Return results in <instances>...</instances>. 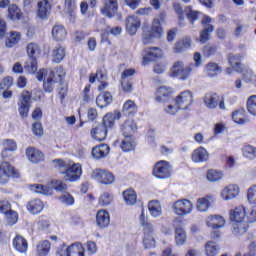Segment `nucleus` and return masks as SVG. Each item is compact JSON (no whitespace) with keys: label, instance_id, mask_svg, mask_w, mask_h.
I'll use <instances>...</instances> for the list:
<instances>
[{"label":"nucleus","instance_id":"49530a36","mask_svg":"<svg viewBox=\"0 0 256 256\" xmlns=\"http://www.w3.org/2000/svg\"><path fill=\"white\" fill-rule=\"evenodd\" d=\"M123 199L126 205H135L137 203V193L133 189H127L123 192Z\"/></svg>","mask_w":256,"mask_h":256},{"label":"nucleus","instance_id":"c9c22d12","mask_svg":"<svg viewBox=\"0 0 256 256\" xmlns=\"http://www.w3.org/2000/svg\"><path fill=\"white\" fill-rule=\"evenodd\" d=\"M68 256H85V248L81 242H75L68 246Z\"/></svg>","mask_w":256,"mask_h":256},{"label":"nucleus","instance_id":"412c9836","mask_svg":"<svg viewBox=\"0 0 256 256\" xmlns=\"http://www.w3.org/2000/svg\"><path fill=\"white\" fill-rule=\"evenodd\" d=\"M191 159L194 163H205L209 160V152L203 147H198L192 152Z\"/></svg>","mask_w":256,"mask_h":256},{"label":"nucleus","instance_id":"6e6d98bb","mask_svg":"<svg viewBox=\"0 0 256 256\" xmlns=\"http://www.w3.org/2000/svg\"><path fill=\"white\" fill-rule=\"evenodd\" d=\"M207 179H208V181H211L212 183L221 181V179H223V172L217 171V170H209L207 172Z\"/></svg>","mask_w":256,"mask_h":256},{"label":"nucleus","instance_id":"4468645a","mask_svg":"<svg viewBox=\"0 0 256 256\" xmlns=\"http://www.w3.org/2000/svg\"><path fill=\"white\" fill-rule=\"evenodd\" d=\"M229 217L231 223L245 221L247 219V209L243 205L236 206L234 209L229 210Z\"/></svg>","mask_w":256,"mask_h":256},{"label":"nucleus","instance_id":"c03bdc74","mask_svg":"<svg viewBox=\"0 0 256 256\" xmlns=\"http://www.w3.org/2000/svg\"><path fill=\"white\" fill-rule=\"evenodd\" d=\"M209 207H211V202H209V196L199 198L196 201V209L199 213H206L209 211Z\"/></svg>","mask_w":256,"mask_h":256},{"label":"nucleus","instance_id":"bb28decb","mask_svg":"<svg viewBox=\"0 0 256 256\" xmlns=\"http://www.w3.org/2000/svg\"><path fill=\"white\" fill-rule=\"evenodd\" d=\"M124 137H133L137 131V124L133 120H126L121 126Z\"/></svg>","mask_w":256,"mask_h":256},{"label":"nucleus","instance_id":"20e7f679","mask_svg":"<svg viewBox=\"0 0 256 256\" xmlns=\"http://www.w3.org/2000/svg\"><path fill=\"white\" fill-rule=\"evenodd\" d=\"M11 177L17 179L19 177V171L11 163L2 162L0 164V185H7Z\"/></svg>","mask_w":256,"mask_h":256},{"label":"nucleus","instance_id":"473e14b6","mask_svg":"<svg viewBox=\"0 0 256 256\" xmlns=\"http://www.w3.org/2000/svg\"><path fill=\"white\" fill-rule=\"evenodd\" d=\"M51 251V242L49 240H42L36 245V256H47Z\"/></svg>","mask_w":256,"mask_h":256},{"label":"nucleus","instance_id":"8fccbe9b","mask_svg":"<svg viewBox=\"0 0 256 256\" xmlns=\"http://www.w3.org/2000/svg\"><path fill=\"white\" fill-rule=\"evenodd\" d=\"M232 120L234 123H238V125H245V123H247V119H245V111L237 110L233 112Z\"/></svg>","mask_w":256,"mask_h":256},{"label":"nucleus","instance_id":"bf43d9fd","mask_svg":"<svg viewBox=\"0 0 256 256\" xmlns=\"http://www.w3.org/2000/svg\"><path fill=\"white\" fill-rule=\"evenodd\" d=\"M242 153L247 159L256 158V148L251 145H246L242 148Z\"/></svg>","mask_w":256,"mask_h":256},{"label":"nucleus","instance_id":"0eeeda50","mask_svg":"<svg viewBox=\"0 0 256 256\" xmlns=\"http://www.w3.org/2000/svg\"><path fill=\"white\" fill-rule=\"evenodd\" d=\"M203 101L208 109H217L219 107V109L225 110V100L215 92L206 93Z\"/></svg>","mask_w":256,"mask_h":256},{"label":"nucleus","instance_id":"aec40b11","mask_svg":"<svg viewBox=\"0 0 256 256\" xmlns=\"http://www.w3.org/2000/svg\"><path fill=\"white\" fill-rule=\"evenodd\" d=\"M7 19H10V21H13L16 23V21H21L23 19V11H21V8L17 6V4H10L8 6V11H7Z\"/></svg>","mask_w":256,"mask_h":256},{"label":"nucleus","instance_id":"423d86ee","mask_svg":"<svg viewBox=\"0 0 256 256\" xmlns=\"http://www.w3.org/2000/svg\"><path fill=\"white\" fill-rule=\"evenodd\" d=\"M193 202L189 199H180L173 203L172 209L175 215L179 217H185V215H191L193 213Z\"/></svg>","mask_w":256,"mask_h":256},{"label":"nucleus","instance_id":"09e8293b","mask_svg":"<svg viewBox=\"0 0 256 256\" xmlns=\"http://www.w3.org/2000/svg\"><path fill=\"white\" fill-rule=\"evenodd\" d=\"M171 173H173V167L169 162L162 160L161 161V179H168L171 177Z\"/></svg>","mask_w":256,"mask_h":256},{"label":"nucleus","instance_id":"69168bd1","mask_svg":"<svg viewBox=\"0 0 256 256\" xmlns=\"http://www.w3.org/2000/svg\"><path fill=\"white\" fill-rule=\"evenodd\" d=\"M60 201L64 203V205H73L75 203V199L69 193H64L60 196Z\"/></svg>","mask_w":256,"mask_h":256},{"label":"nucleus","instance_id":"c756f323","mask_svg":"<svg viewBox=\"0 0 256 256\" xmlns=\"http://www.w3.org/2000/svg\"><path fill=\"white\" fill-rule=\"evenodd\" d=\"M91 135L96 141H105L107 138V128L102 124H99L91 130Z\"/></svg>","mask_w":256,"mask_h":256},{"label":"nucleus","instance_id":"603ef678","mask_svg":"<svg viewBox=\"0 0 256 256\" xmlns=\"http://www.w3.org/2000/svg\"><path fill=\"white\" fill-rule=\"evenodd\" d=\"M95 81H107V73L103 70H97L96 74H90L89 83H95Z\"/></svg>","mask_w":256,"mask_h":256},{"label":"nucleus","instance_id":"a211bd4d","mask_svg":"<svg viewBox=\"0 0 256 256\" xmlns=\"http://www.w3.org/2000/svg\"><path fill=\"white\" fill-rule=\"evenodd\" d=\"M118 8L117 0H104V7L101 9V13L111 18L117 13Z\"/></svg>","mask_w":256,"mask_h":256},{"label":"nucleus","instance_id":"f8f14e48","mask_svg":"<svg viewBox=\"0 0 256 256\" xmlns=\"http://www.w3.org/2000/svg\"><path fill=\"white\" fill-rule=\"evenodd\" d=\"M96 31L101 33L103 39L109 35V32L111 35H121V27L116 26L111 29L109 26L105 25V19H102L96 24Z\"/></svg>","mask_w":256,"mask_h":256},{"label":"nucleus","instance_id":"e433bc0d","mask_svg":"<svg viewBox=\"0 0 256 256\" xmlns=\"http://www.w3.org/2000/svg\"><path fill=\"white\" fill-rule=\"evenodd\" d=\"M111 101H113V96L109 92H105L103 94H99L96 98V105L103 109L110 105Z\"/></svg>","mask_w":256,"mask_h":256},{"label":"nucleus","instance_id":"680f3d73","mask_svg":"<svg viewBox=\"0 0 256 256\" xmlns=\"http://www.w3.org/2000/svg\"><path fill=\"white\" fill-rule=\"evenodd\" d=\"M143 245L145 249H153L155 248V238L151 234L144 235Z\"/></svg>","mask_w":256,"mask_h":256},{"label":"nucleus","instance_id":"2eb2a0df","mask_svg":"<svg viewBox=\"0 0 256 256\" xmlns=\"http://www.w3.org/2000/svg\"><path fill=\"white\" fill-rule=\"evenodd\" d=\"M111 223V216L109 215V212L105 209H100L96 213V225L99 227V229H105L106 227H109V224Z\"/></svg>","mask_w":256,"mask_h":256},{"label":"nucleus","instance_id":"f257e3e1","mask_svg":"<svg viewBox=\"0 0 256 256\" xmlns=\"http://www.w3.org/2000/svg\"><path fill=\"white\" fill-rule=\"evenodd\" d=\"M65 77V69L63 67H57L53 70L51 69H40L37 74L38 81H43V87L45 91L51 93L53 91L55 84L59 81H63Z\"/></svg>","mask_w":256,"mask_h":256},{"label":"nucleus","instance_id":"1a4fd4ad","mask_svg":"<svg viewBox=\"0 0 256 256\" xmlns=\"http://www.w3.org/2000/svg\"><path fill=\"white\" fill-rule=\"evenodd\" d=\"M174 103H176V105L182 109H187V107L193 104V92L190 90L182 91L175 97Z\"/></svg>","mask_w":256,"mask_h":256},{"label":"nucleus","instance_id":"7c9ffc66","mask_svg":"<svg viewBox=\"0 0 256 256\" xmlns=\"http://www.w3.org/2000/svg\"><path fill=\"white\" fill-rule=\"evenodd\" d=\"M109 155V145L101 144L92 149V157L94 159H103V157H107Z\"/></svg>","mask_w":256,"mask_h":256},{"label":"nucleus","instance_id":"79ce46f5","mask_svg":"<svg viewBox=\"0 0 256 256\" xmlns=\"http://www.w3.org/2000/svg\"><path fill=\"white\" fill-rule=\"evenodd\" d=\"M120 147L125 153L133 151V149H135V139H133V136H124Z\"/></svg>","mask_w":256,"mask_h":256},{"label":"nucleus","instance_id":"3c124183","mask_svg":"<svg viewBox=\"0 0 256 256\" xmlns=\"http://www.w3.org/2000/svg\"><path fill=\"white\" fill-rule=\"evenodd\" d=\"M123 111L128 115H135L137 113V104L133 100H128L123 105Z\"/></svg>","mask_w":256,"mask_h":256},{"label":"nucleus","instance_id":"a878e982","mask_svg":"<svg viewBox=\"0 0 256 256\" xmlns=\"http://www.w3.org/2000/svg\"><path fill=\"white\" fill-rule=\"evenodd\" d=\"M175 243L178 246L185 245L187 243V232L183 225H175Z\"/></svg>","mask_w":256,"mask_h":256},{"label":"nucleus","instance_id":"b1692460","mask_svg":"<svg viewBox=\"0 0 256 256\" xmlns=\"http://www.w3.org/2000/svg\"><path fill=\"white\" fill-rule=\"evenodd\" d=\"M3 150L1 152L2 159H9L11 157V154L9 152L13 153L17 151V142L15 140L6 139L3 141Z\"/></svg>","mask_w":256,"mask_h":256},{"label":"nucleus","instance_id":"e2e57ef3","mask_svg":"<svg viewBox=\"0 0 256 256\" xmlns=\"http://www.w3.org/2000/svg\"><path fill=\"white\" fill-rule=\"evenodd\" d=\"M180 109H182V108L179 107V105H177V103H175V105H173V104H168V105L164 108V111H165V113H167L168 115H177V113H179Z\"/></svg>","mask_w":256,"mask_h":256},{"label":"nucleus","instance_id":"cd10ccee","mask_svg":"<svg viewBox=\"0 0 256 256\" xmlns=\"http://www.w3.org/2000/svg\"><path fill=\"white\" fill-rule=\"evenodd\" d=\"M21 41V34L20 32L17 31H10L6 35V41H5V46L8 47V49H11L15 47Z\"/></svg>","mask_w":256,"mask_h":256},{"label":"nucleus","instance_id":"4d7b16f0","mask_svg":"<svg viewBox=\"0 0 256 256\" xmlns=\"http://www.w3.org/2000/svg\"><path fill=\"white\" fill-rule=\"evenodd\" d=\"M25 71L35 73L37 71V58H28L24 65Z\"/></svg>","mask_w":256,"mask_h":256},{"label":"nucleus","instance_id":"0e129e2a","mask_svg":"<svg viewBox=\"0 0 256 256\" xmlns=\"http://www.w3.org/2000/svg\"><path fill=\"white\" fill-rule=\"evenodd\" d=\"M5 215H6L8 225H15L17 223V219H18L17 212L10 210Z\"/></svg>","mask_w":256,"mask_h":256},{"label":"nucleus","instance_id":"a19ab883","mask_svg":"<svg viewBox=\"0 0 256 256\" xmlns=\"http://www.w3.org/2000/svg\"><path fill=\"white\" fill-rule=\"evenodd\" d=\"M30 190L32 193H39L40 195H53V189L41 184H31Z\"/></svg>","mask_w":256,"mask_h":256},{"label":"nucleus","instance_id":"f3484780","mask_svg":"<svg viewBox=\"0 0 256 256\" xmlns=\"http://www.w3.org/2000/svg\"><path fill=\"white\" fill-rule=\"evenodd\" d=\"M139 27H141V19H139V17L135 15L127 17L126 31L129 33V35H135V33H137L139 30Z\"/></svg>","mask_w":256,"mask_h":256},{"label":"nucleus","instance_id":"ea45409f","mask_svg":"<svg viewBox=\"0 0 256 256\" xmlns=\"http://www.w3.org/2000/svg\"><path fill=\"white\" fill-rule=\"evenodd\" d=\"M222 71L223 68H221V66L215 62H209L205 66V73H207L209 77H217V75H219Z\"/></svg>","mask_w":256,"mask_h":256},{"label":"nucleus","instance_id":"a18cd8bd","mask_svg":"<svg viewBox=\"0 0 256 256\" xmlns=\"http://www.w3.org/2000/svg\"><path fill=\"white\" fill-rule=\"evenodd\" d=\"M26 53L29 58L37 59L41 55V48L36 43H29L26 46Z\"/></svg>","mask_w":256,"mask_h":256},{"label":"nucleus","instance_id":"f03ea898","mask_svg":"<svg viewBox=\"0 0 256 256\" xmlns=\"http://www.w3.org/2000/svg\"><path fill=\"white\" fill-rule=\"evenodd\" d=\"M53 164L56 169H59L62 175H65L66 181H79V179H81V175L83 174L81 164L76 163L69 167L67 163L61 159L54 160Z\"/></svg>","mask_w":256,"mask_h":256},{"label":"nucleus","instance_id":"4c0bfd02","mask_svg":"<svg viewBox=\"0 0 256 256\" xmlns=\"http://www.w3.org/2000/svg\"><path fill=\"white\" fill-rule=\"evenodd\" d=\"M43 201L34 199L28 202L27 209L32 215H37L43 211Z\"/></svg>","mask_w":256,"mask_h":256},{"label":"nucleus","instance_id":"39448f33","mask_svg":"<svg viewBox=\"0 0 256 256\" xmlns=\"http://www.w3.org/2000/svg\"><path fill=\"white\" fill-rule=\"evenodd\" d=\"M193 69L191 66H186L183 61H176L171 70H170V76L171 77H179L181 81H187L189 77H191V72Z\"/></svg>","mask_w":256,"mask_h":256},{"label":"nucleus","instance_id":"5fc2aeb1","mask_svg":"<svg viewBox=\"0 0 256 256\" xmlns=\"http://www.w3.org/2000/svg\"><path fill=\"white\" fill-rule=\"evenodd\" d=\"M229 63L235 71H241V56L230 54Z\"/></svg>","mask_w":256,"mask_h":256},{"label":"nucleus","instance_id":"9d476101","mask_svg":"<svg viewBox=\"0 0 256 256\" xmlns=\"http://www.w3.org/2000/svg\"><path fill=\"white\" fill-rule=\"evenodd\" d=\"M240 191L241 188H239V185L229 184L221 190L220 197H222L224 201H231L232 199H237V197H239Z\"/></svg>","mask_w":256,"mask_h":256},{"label":"nucleus","instance_id":"5701e85b","mask_svg":"<svg viewBox=\"0 0 256 256\" xmlns=\"http://www.w3.org/2000/svg\"><path fill=\"white\" fill-rule=\"evenodd\" d=\"M51 13V4L48 0H41L38 2V10H37V17L39 19L45 20L49 17Z\"/></svg>","mask_w":256,"mask_h":256},{"label":"nucleus","instance_id":"052dcab7","mask_svg":"<svg viewBox=\"0 0 256 256\" xmlns=\"http://www.w3.org/2000/svg\"><path fill=\"white\" fill-rule=\"evenodd\" d=\"M247 110L250 115L256 116V95L250 96L247 100Z\"/></svg>","mask_w":256,"mask_h":256},{"label":"nucleus","instance_id":"37998d69","mask_svg":"<svg viewBox=\"0 0 256 256\" xmlns=\"http://www.w3.org/2000/svg\"><path fill=\"white\" fill-rule=\"evenodd\" d=\"M65 59V48L63 46H56L52 51V61L54 63H61Z\"/></svg>","mask_w":256,"mask_h":256},{"label":"nucleus","instance_id":"f704fd0d","mask_svg":"<svg viewBox=\"0 0 256 256\" xmlns=\"http://www.w3.org/2000/svg\"><path fill=\"white\" fill-rule=\"evenodd\" d=\"M221 248L215 241H208L204 246V253L206 256H217L219 255Z\"/></svg>","mask_w":256,"mask_h":256},{"label":"nucleus","instance_id":"338daca9","mask_svg":"<svg viewBox=\"0 0 256 256\" xmlns=\"http://www.w3.org/2000/svg\"><path fill=\"white\" fill-rule=\"evenodd\" d=\"M52 185L55 189V191H67V184H65V182L61 181V180H54L52 182Z\"/></svg>","mask_w":256,"mask_h":256},{"label":"nucleus","instance_id":"774afa93","mask_svg":"<svg viewBox=\"0 0 256 256\" xmlns=\"http://www.w3.org/2000/svg\"><path fill=\"white\" fill-rule=\"evenodd\" d=\"M247 197L250 203H256V185L248 189Z\"/></svg>","mask_w":256,"mask_h":256},{"label":"nucleus","instance_id":"864d4df0","mask_svg":"<svg viewBox=\"0 0 256 256\" xmlns=\"http://www.w3.org/2000/svg\"><path fill=\"white\" fill-rule=\"evenodd\" d=\"M98 203L101 205V207H107V205H111V203H113V195L109 194V192L102 193L99 197Z\"/></svg>","mask_w":256,"mask_h":256},{"label":"nucleus","instance_id":"ddd939ff","mask_svg":"<svg viewBox=\"0 0 256 256\" xmlns=\"http://www.w3.org/2000/svg\"><path fill=\"white\" fill-rule=\"evenodd\" d=\"M213 23V20L209 16H204L202 19V25L204 27V30L200 34V42L201 43H207L209 41L210 36L209 33H213L214 27L211 25Z\"/></svg>","mask_w":256,"mask_h":256},{"label":"nucleus","instance_id":"de8ad7c7","mask_svg":"<svg viewBox=\"0 0 256 256\" xmlns=\"http://www.w3.org/2000/svg\"><path fill=\"white\" fill-rule=\"evenodd\" d=\"M148 209L152 217H159L161 215V203L157 200L150 201Z\"/></svg>","mask_w":256,"mask_h":256},{"label":"nucleus","instance_id":"2f4dec72","mask_svg":"<svg viewBox=\"0 0 256 256\" xmlns=\"http://www.w3.org/2000/svg\"><path fill=\"white\" fill-rule=\"evenodd\" d=\"M121 119V112L107 113L103 118V125L105 129H111L115 125V120Z\"/></svg>","mask_w":256,"mask_h":256},{"label":"nucleus","instance_id":"6e6552de","mask_svg":"<svg viewBox=\"0 0 256 256\" xmlns=\"http://www.w3.org/2000/svg\"><path fill=\"white\" fill-rule=\"evenodd\" d=\"M18 105V111L21 117H27V115H29V109L31 107V92L24 90L21 94Z\"/></svg>","mask_w":256,"mask_h":256},{"label":"nucleus","instance_id":"7ed1b4c3","mask_svg":"<svg viewBox=\"0 0 256 256\" xmlns=\"http://www.w3.org/2000/svg\"><path fill=\"white\" fill-rule=\"evenodd\" d=\"M155 39H161V18L156 17L152 21V26L150 31L144 32L143 43L144 45H149L155 43Z\"/></svg>","mask_w":256,"mask_h":256},{"label":"nucleus","instance_id":"9b49d317","mask_svg":"<svg viewBox=\"0 0 256 256\" xmlns=\"http://www.w3.org/2000/svg\"><path fill=\"white\" fill-rule=\"evenodd\" d=\"M92 179L98 181V183H102L103 185H110L115 181V176L108 171L96 169L92 173Z\"/></svg>","mask_w":256,"mask_h":256},{"label":"nucleus","instance_id":"72a5a7b5","mask_svg":"<svg viewBox=\"0 0 256 256\" xmlns=\"http://www.w3.org/2000/svg\"><path fill=\"white\" fill-rule=\"evenodd\" d=\"M13 247L19 253H27L29 244H27V240L23 236L17 235L13 240Z\"/></svg>","mask_w":256,"mask_h":256},{"label":"nucleus","instance_id":"58836bf2","mask_svg":"<svg viewBox=\"0 0 256 256\" xmlns=\"http://www.w3.org/2000/svg\"><path fill=\"white\" fill-rule=\"evenodd\" d=\"M52 37L55 41H63L67 37V30L63 25H55L52 28Z\"/></svg>","mask_w":256,"mask_h":256},{"label":"nucleus","instance_id":"13d9d810","mask_svg":"<svg viewBox=\"0 0 256 256\" xmlns=\"http://www.w3.org/2000/svg\"><path fill=\"white\" fill-rule=\"evenodd\" d=\"M246 221L247 223H256V205L246 209Z\"/></svg>","mask_w":256,"mask_h":256},{"label":"nucleus","instance_id":"dca6fc26","mask_svg":"<svg viewBox=\"0 0 256 256\" xmlns=\"http://www.w3.org/2000/svg\"><path fill=\"white\" fill-rule=\"evenodd\" d=\"M26 157L30 163H41V161H45V154L35 147L26 149Z\"/></svg>","mask_w":256,"mask_h":256},{"label":"nucleus","instance_id":"6ab92c4d","mask_svg":"<svg viewBox=\"0 0 256 256\" xmlns=\"http://www.w3.org/2000/svg\"><path fill=\"white\" fill-rule=\"evenodd\" d=\"M161 58V48L159 47H150L146 50V55L143 58V64L158 61Z\"/></svg>","mask_w":256,"mask_h":256},{"label":"nucleus","instance_id":"4be33fe9","mask_svg":"<svg viewBox=\"0 0 256 256\" xmlns=\"http://www.w3.org/2000/svg\"><path fill=\"white\" fill-rule=\"evenodd\" d=\"M207 227H211V229H222L225 227V218L221 215H211L206 219Z\"/></svg>","mask_w":256,"mask_h":256},{"label":"nucleus","instance_id":"c85d7f7f","mask_svg":"<svg viewBox=\"0 0 256 256\" xmlns=\"http://www.w3.org/2000/svg\"><path fill=\"white\" fill-rule=\"evenodd\" d=\"M232 223V233L234 235H245L247 233V229H249V224H247V220L231 222Z\"/></svg>","mask_w":256,"mask_h":256},{"label":"nucleus","instance_id":"393cba45","mask_svg":"<svg viewBox=\"0 0 256 256\" xmlns=\"http://www.w3.org/2000/svg\"><path fill=\"white\" fill-rule=\"evenodd\" d=\"M191 37L186 36L182 39L178 40L173 47L174 53H183V51H187V49H191Z\"/></svg>","mask_w":256,"mask_h":256}]
</instances>
